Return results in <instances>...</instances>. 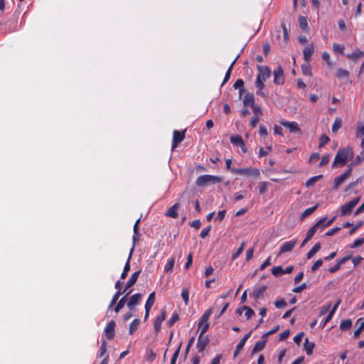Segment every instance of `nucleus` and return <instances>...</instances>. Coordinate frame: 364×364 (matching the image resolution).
I'll return each instance as SVG.
<instances>
[{"label": "nucleus", "mask_w": 364, "mask_h": 364, "mask_svg": "<svg viewBox=\"0 0 364 364\" xmlns=\"http://www.w3.org/2000/svg\"><path fill=\"white\" fill-rule=\"evenodd\" d=\"M352 168H348L343 174L336 177L334 180L333 189L337 190L338 187L351 175Z\"/></svg>", "instance_id": "obj_5"}, {"label": "nucleus", "mask_w": 364, "mask_h": 364, "mask_svg": "<svg viewBox=\"0 0 364 364\" xmlns=\"http://www.w3.org/2000/svg\"><path fill=\"white\" fill-rule=\"evenodd\" d=\"M115 326H116V323H115L114 321H113V320L110 321L107 323V325L105 329V333L106 337L108 340H112L114 338Z\"/></svg>", "instance_id": "obj_11"}, {"label": "nucleus", "mask_w": 364, "mask_h": 364, "mask_svg": "<svg viewBox=\"0 0 364 364\" xmlns=\"http://www.w3.org/2000/svg\"><path fill=\"white\" fill-rule=\"evenodd\" d=\"M192 262H193V254L191 252H190L187 257V262L185 264V268L186 269H188L192 264Z\"/></svg>", "instance_id": "obj_59"}, {"label": "nucleus", "mask_w": 364, "mask_h": 364, "mask_svg": "<svg viewBox=\"0 0 364 364\" xmlns=\"http://www.w3.org/2000/svg\"><path fill=\"white\" fill-rule=\"evenodd\" d=\"M251 107L254 112V115L259 116L262 114V108L259 105L254 104Z\"/></svg>", "instance_id": "obj_52"}, {"label": "nucleus", "mask_w": 364, "mask_h": 364, "mask_svg": "<svg viewBox=\"0 0 364 364\" xmlns=\"http://www.w3.org/2000/svg\"><path fill=\"white\" fill-rule=\"evenodd\" d=\"M155 301V293L152 292L149 294L148 299L145 304V309H151Z\"/></svg>", "instance_id": "obj_34"}, {"label": "nucleus", "mask_w": 364, "mask_h": 364, "mask_svg": "<svg viewBox=\"0 0 364 364\" xmlns=\"http://www.w3.org/2000/svg\"><path fill=\"white\" fill-rule=\"evenodd\" d=\"M180 204L178 203H175L171 208H169L166 213V216L176 218L178 217V210L179 208Z\"/></svg>", "instance_id": "obj_16"}, {"label": "nucleus", "mask_w": 364, "mask_h": 364, "mask_svg": "<svg viewBox=\"0 0 364 364\" xmlns=\"http://www.w3.org/2000/svg\"><path fill=\"white\" fill-rule=\"evenodd\" d=\"M132 292V290H130L129 292L127 293L126 295H124L120 300L117 303V304L116 305L115 308H114V311L116 313H119V311L125 305V303L127 301V296L130 294V293Z\"/></svg>", "instance_id": "obj_19"}, {"label": "nucleus", "mask_w": 364, "mask_h": 364, "mask_svg": "<svg viewBox=\"0 0 364 364\" xmlns=\"http://www.w3.org/2000/svg\"><path fill=\"white\" fill-rule=\"evenodd\" d=\"M315 347V343L313 342L309 343V339L306 338L304 343V349L308 355H311L313 353V350Z\"/></svg>", "instance_id": "obj_24"}, {"label": "nucleus", "mask_w": 364, "mask_h": 364, "mask_svg": "<svg viewBox=\"0 0 364 364\" xmlns=\"http://www.w3.org/2000/svg\"><path fill=\"white\" fill-rule=\"evenodd\" d=\"M299 26L301 28L302 31H305L308 28V22H307V18L300 16L299 17Z\"/></svg>", "instance_id": "obj_33"}, {"label": "nucleus", "mask_w": 364, "mask_h": 364, "mask_svg": "<svg viewBox=\"0 0 364 364\" xmlns=\"http://www.w3.org/2000/svg\"><path fill=\"white\" fill-rule=\"evenodd\" d=\"M326 220V217L321 218L308 230L306 236L307 240H311L312 238L318 228L320 227Z\"/></svg>", "instance_id": "obj_10"}, {"label": "nucleus", "mask_w": 364, "mask_h": 364, "mask_svg": "<svg viewBox=\"0 0 364 364\" xmlns=\"http://www.w3.org/2000/svg\"><path fill=\"white\" fill-rule=\"evenodd\" d=\"M354 207L353 206V204H350L349 202L347 203H345L341 207V215H346L350 214Z\"/></svg>", "instance_id": "obj_20"}, {"label": "nucleus", "mask_w": 364, "mask_h": 364, "mask_svg": "<svg viewBox=\"0 0 364 364\" xmlns=\"http://www.w3.org/2000/svg\"><path fill=\"white\" fill-rule=\"evenodd\" d=\"M304 332H301L299 333H298L294 338V341L297 344V345H299L300 342L301 341L302 338H304Z\"/></svg>", "instance_id": "obj_60"}, {"label": "nucleus", "mask_w": 364, "mask_h": 364, "mask_svg": "<svg viewBox=\"0 0 364 364\" xmlns=\"http://www.w3.org/2000/svg\"><path fill=\"white\" fill-rule=\"evenodd\" d=\"M282 28L283 30V36H284V41L285 42H287L289 41V34H288V29L287 28V26L285 23H282Z\"/></svg>", "instance_id": "obj_53"}, {"label": "nucleus", "mask_w": 364, "mask_h": 364, "mask_svg": "<svg viewBox=\"0 0 364 364\" xmlns=\"http://www.w3.org/2000/svg\"><path fill=\"white\" fill-rule=\"evenodd\" d=\"M321 250L320 243H316L306 254V258L308 259L313 257V256Z\"/></svg>", "instance_id": "obj_28"}, {"label": "nucleus", "mask_w": 364, "mask_h": 364, "mask_svg": "<svg viewBox=\"0 0 364 364\" xmlns=\"http://www.w3.org/2000/svg\"><path fill=\"white\" fill-rule=\"evenodd\" d=\"M265 347V341H259L256 342L254 346V348L252 350V354H255L261 350H262Z\"/></svg>", "instance_id": "obj_23"}, {"label": "nucleus", "mask_w": 364, "mask_h": 364, "mask_svg": "<svg viewBox=\"0 0 364 364\" xmlns=\"http://www.w3.org/2000/svg\"><path fill=\"white\" fill-rule=\"evenodd\" d=\"M307 287H308V286H307L306 283H302L301 285H299L296 287H294L292 289V291L298 294V293L301 292L303 290L306 289Z\"/></svg>", "instance_id": "obj_49"}, {"label": "nucleus", "mask_w": 364, "mask_h": 364, "mask_svg": "<svg viewBox=\"0 0 364 364\" xmlns=\"http://www.w3.org/2000/svg\"><path fill=\"white\" fill-rule=\"evenodd\" d=\"M333 48L334 52L338 53H343V50L345 49V47L343 45L338 44V43H333Z\"/></svg>", "instance_id": "obj_47"}, {"label": "nucleus", "mask_w": 364, "mask_h": 364, "mask_svg": "<svg viewBox=\"0 0 364 364\" xmlns=\"http://www.w3.org/2000/svg\"><path fill=\"white\" fill-rule=\"evenodd\" d=\"M175 264V259L174 257H171L169 259H168L166 264L164 267V271L166 272H168L172 271V269Z\"/></svg>", "instance_id": "obj_38"}, {"label": "nucleus", "mask_w": 364, "mask_h": 364, "mask_svg": "<svg viewBox=\"0 0 364 364\" xmlns=\"http://www.w3.org/2000/svg\"><path fill=\"white\" fill-rule=\"evenodd\" d=\"M364 243V238H358L354 241V242L350 245V248H356L361 246Z\"/></svg>", "instance_id": "obj_50"}, {"label": "nucleus", "mask_w": 364, "mask_h": 364, "mask_svg": "<svg viewBox=\"0 0 364 364\" xmlns=\"http://www.w3.org/2000/svg\"><path fill=\"white\" fill-rule=\"evenodd\" d=\"M257 68L259 73L257 76H259L263 80L269 79L272 75V70L268 66L257 65Z\"/></svg>", "instance_id": "obj_8"}, {"label": "nucleus", "mask_w": 364, "mask_h": 364, "mask_svg": "<svg viewBox=\"0 0 364 364\" xmlns=\"http://www.w3.org/2000/svg\"><path fill=\"white\" fill-rule=\"evenodd\" d=\"M230 142L237 146H244V141L241 136L232 135L230 136Z\"/></svg>", "instance_id": "obj_22"}, {"label": "nucleus", "mask_w": 364, "mask_h": 364, "mask_svg": "<svg viewBox=\"0 0 364 364\" xmlns=\"http://www.w3.org/2000/svg\"><path fill=\"white\" fill-rule=\"evenodd\" d=\"M329 159H330L329 154L323 155L322 156V159H321L319 166H323L326 165L329 162Z\"/></svg>", "instance_id": "obj_57"}, {"label": "nucleus", "mask_w": 364, "mask_h": 364, "mask_svg": "<svg viewBox=\"0 0 364 364\" xmlns=\"http://www.w3.org/2000/svg\"><path fill=\"white\" fill-rule=\"evenodd\" d=\"M141 273V270H139V271H136L135 272H134L131 277L129 278V279L128 280V282H127L126 285H125V290H128L129 288H131L133 285L135 284V283L136 282L138 278H139V276Z\"/></svg>", "instance_id": "obj_15"}, {"label": "nucleus", "mask_w": 364, "mask_h": 364, "mask_svg": "<svg viewBox=\"0 0 364 364\" xmlns=\"http://www.w3.org/2000/svg\"><path fill=\"white\" fill-rule=\"evenodd\" d=\"M323 264V260L321 259H318L314 262V264L311 267V271L315 272Z\"/></svg>", "instance_id": "obj_54"}, {"label": "nucleus", "mask_w": 364, "mask_h": 364, "mask_svg": "<svg viewBox=\"0 0 364 364\" xmlns=\"http://www.w3.org/2000/svg\"><path fill=\"white\" fill-rule=\"evenodd\" d=\"M185 130L179 132L178 130L173 131V141H172V149H175L178 144L183 141L185 138Z\"/></svg>", "instance_id": "obj_6"}, {"label": "nucleus", "mask_w": 364, "mask_h": 364, "mask_svg": "<svg viewBox=\"0 0 364 364\" xmlns=\"http://www.w3.org/2000/svg\"><path fill=\"white\" fill-rule=\"evenodd\" d=\"M210 229H211V226L210 225H209L207 228L203 229L202 231L200 232V236L202 238H205L206 236L208 235Z\"/></svg>", "instance_id": "obj_62"}, {"label": "nucleus", "mask_w": 364, "mask_h": 364, "mask_svg": "<svg viewBox=\"0 0 364 364\" xmlns=\"http://www.w3.org/2000/svg\"><path fill=\"white\" fill-rule=\"evenodd\" d=\"M179 320V316L177 312H174L172 314L171 318L167 321V325L168 327H171L173 324Z\"/></svg>", "instance_id": "obj_39"}, {"label": "nucleus", "mask_w": 364, "mask_h": 364, "mask_svg": "<svg viewBox=\"0 0 364 364\" xmlns=\"http://www.w3.org/2000/svg\"><path fill=\"white\" fill-rule=\"evenodd\" d=\"M314 51L313 45L306 47L303 51L304 58L306 62H309Z\"/></svg>", "instance_id": "obj_18"}, {"label": "nucleus", "mask_w": 364, "mask_h": 364, "mask_svg": "<svg viewBox=\"0 0 364 364\" xmlns=\"http://www.w3.org/2000/svg\"><path fill=\"white\" fill-rule=\"evenodd\" d=\"M342 126V119L340 117H336L333 125H332V132L336 133L338 132L339 129H341Z\"/></svg>", "instance_id": "obj_36"}, {"label": "nucleus", "mask_w": 364, "mask_h": 364, "mask_svg": "<svg viewBox=\"0 0 364 364\" xmlns=\"http://www.w3.org/2000/svg\"><path fill=\"white\" fill-rule=\"evenodd\" d=\"M188 296H189V292L188 289L187 288H183L181 292V297L183 300L184 301V303L186 305H188Z\"/></svg>", "instance_id": "obj_44"}, {"label": "nucleus", "mask_w": 364, "mask_h": 364, "mask_svg": "<svg viewBox=\"0 0 364 364\" xmlns=\"http://www.w3.org/2000/svg\"><path fill=\"white\" fill-rule=\"evenodd\" d=\"M280 124L292 133H301V130L296 122L281 121Z\"/></svg>", "instance_id": "obj_9"}, {"label": "nucleus", "mask_w": 364, "mask_h": 364, "mask_svg": "<svg viewBox=\"0 0 364 364\" xmlns=\"http://www.w3.org/2000/svg\"><path fill=\"white\" fill-rule=\"evenodd\" d=\"M210 342L209 336H202L199 335L198 338V342L196 344V347L198 348V350L199 353H202L206 348V346L208 345Z\"/></svg>", "instance_id": "obj_7"}, {"label": "nucleus", "mask_w": 364, "mask_h": 364, "mask_svg": "<svg viewBox=\"0 0 364 364\" xmlns=\"http://www.w3.org/2000/svg\"><path fill=\"white\" fill-rule=\"evenodd\" d=\"M223 181V177L212 176V175H202L197 178L196 184L199 187L205 186L208 183H218Z\"/></svg>", "instance_id": "obj_2"}, {"label": "nucleus", "mask_w": 364, "mask_h": 364, "mask_svg": "<svg viewBox=\"0 0 364 364\" xmlns=\"http://www.w3.org/2000/svg\"><path fill=\"white\" fill-rule=\"evenodd\" d=\"M235 89H240L244 87V81L242 79H237L233 85Z\"/></svg>", "instance_id": "obj_61"}, {"label": "nucleus", "mask_w": 364, "mask_h": 364, "mask_svg": "<svg viewBox=\"0 0 364 364\" xmlns=\"http://www.w3.org/2000/svg\"><path fill=\"white\" fill-rule=\"evenodd\" d=\"M272 274L275 277H278L279 275L283 274L282 267L281 266H277V267H272Z\"/></svg>", "instance_id": "obj_42"}, {"label": "nucleus", "mask_w": 364, "mask_h": 364, "mask_svg": "<svg viewBox=\"0 0 364 364\" xmlns=\"http://www.w3.org/2000/svg\"><path fill=\"white\" fill-rule=\"evenodd\" d=\"M274 82L276 85H282L285 82L284 70L282 66L278 65L277 68L274 70Z\"/></svg>", "instance_id": "obj_4"}, {"label": "nucleus", "mask_w": 364, "mask_h": 364, "mask_svg": "<svg viewBox=\"0 0 364 364\" xmlns=\"http://www.w3.org/2000/svg\"><path fill=\"white\" fill-rule=\"evenodd\" d=\"M302 74L304 75L312 76L311 67L309 62L304 63L301 67Z\"/></svg>", "instance_id": "obj_26"}, {"label": "nucleus", "mask_w": 364, "mask_h": 364, "mask_svg": "<svg viewBox=\"0 0 364 364\" xmlns=\"http://www.w3.org/2000/svg\"><path fill=\"white\" fill-rule=\"evenodd\" d=\"M245 243L242 242L240 245V247L237 249V250L232 255V259H236L242 254V252H243V250L245 249Z\"/></svg>", "instance_id": "obj_46"}, {"label": "nucleus", "mask_w": 364, "mask_h": 364, "mask_svg": "<svg viewBox=\"0 0 364 364\" xmlns=\"http://www.w3.org/2000/svg\"><path fill=\"white\" fill-rule=\"evenodd\" d=\"M245 341L244 340H241L239 343L236 346V348L234 351V354H233V357L234 358H236L238 354L240 353V352L242 350V349L243 348L244 346H245Z\"/></svg>", "instance_id": "obj_41"}, {"label": "nucleus", "mask_w": 364, "mask_h": 364, "mask_svg": "<svg viewBox=\"0 0 364 364\" xmlns=\"http://www.w3.org/2000/svg\"><path fill=\"white\" fill-rule=\"evenodd\" d=\"M274 305L277 309H282L287 306V304L284 299H281L274 302Z\"/></svg>", "instance_id": "obj_51"}, {"label": "nucleus", "mask_w": 364, "mask_h": 364, "mask_svg": "<svg viewBox=\"0 0 364 364\" xmlns=\"http://www.w3.org/2000/svg\"><path fill=\"white\" fill-rule=\"evenodd\" d=\"M318 205L316 204L313 207L306 209L301 215V220H304V218H306V217L310 215L318 208Z\"/></svg>", "instance_id": "obj_29"}, {"label": "nucleus", "mask_w": 364, "mask_h": 364, "mask_svg": "<svg viewBox=\"0 0 364 364\" xmlns=\"http://www.w3.org/2000/svg\"><path fill=\"white\" fill-rule=\"evenodd\" d=\"M106 351H107V342L105 340H103L102 341L99 357H100V358L102 357L105 354Z\"/></svg>", "instance_id": "obj_55"}, {"label": "nucleus", "mask_w": 364, "mask_h": 364, "mask_svg": "<svg viewBox=\"0 0 364 364\" xmlns=\"http://www.w3.org/2000/svg\"><path fill=\"white\" fill-rule=\"evenodd\" d=\"M242 309L245 311V316L247 319H250L255 314V311L247 306H243Z\"/></svg>", "instance_id": "obj_43"}, {"label": "nucleus", "mask_w": 364, "mask_h": 364, "mask_svg": "<svg viewBox=\"0 0 364 364\" xmlns=\"http://www.w3.org/2000/svg\"><path fill=\"white\" fill-rule=\"evenodd\" d=\"M341 230V227H335L326 232V236H332Z\"/></svg>", "instance_id": "obj_58"}, {"label": "nucleus", "mask_w": 364, "mask_h": 364, "mask_svg": "<svg viewBox=\"0 0 364 364\" xmlns=\"http://www.w3.org/2000/svg\"><path fill=\"white\" fill-rule=\"evenodd\" d=\"M323 175H318L314 177L310 178L306 182V188H309L311 186H314L315 183L318 181V180L323 178Z\"/></svg>", "instance_id": "obj_30"}, {"label": "nucleus", "mask_w": 364, "mask_h": 364, "mask_svg": "<svg viewBox=\"0 0 364 364\" xmlns=\"http://www.w3.org/2000/svg\"><path fill=\"white\" fill-rule=\"evenodd\" d=\"M264 81L265 80H263L262 79H261L259 76H257L255 86L259 90H263L265 87V85L264 84Z\"/></svg>", "instance_id": "obj_48"}, {"label": "nucleus", "mask_w": 364, "mask_h": 364, "mask_svg": "<svg viewBox=\"0 0 364 364\" xmlns=\"http://www.w3.org/2000/svg\"><path fill=\"white\" fill-rule=\"evenodd\" d=\"M364 328V321L360 324V327L354 331L353 336L355 338H359L360 335V332L363 331Z\"/></svg>", "instance_id": "obj_64"}, {"label": "nucleus", "mask_w": 364, "mask_h": 364, "mask_svg": "<svg viewBox=\"0 0 364 364\" xmlns=\"http://www.w3.org/2000/svg\"><path fill=\"white\" fill-rule=\"evenodd\" d=\"M140 323V320L139 318H135L129 325V334L132 335L137 330Z\"/></svg>", "instance_id": "obj_27"}, {"label": "nucleus", "mask_w": 364, "mask_h": 364, "mask_svg": "<svg viewBox=\"0 0 364 364\" xmlns=\"http://www.w3.org/2000/svg\"><path fill=\"white\" fill-rule=\"evenodd\" d=\"M349 72L346 70L338 68L336 70V77L341 79V78H348L349 77Z\"/></svg>", "instance_id": "obj_31"}, {"label": "nucleus", "mask_w": 364, "mask_h": 364, "mask_svg": "<svg viewBox=\"0 0 364 364\" xmlns=\"http://www.w3.org/2000/svg\"><path fill=\"white\" fill-rule=\"evenodd\" d=\"M142 294L139 293L132 295L127 303V307L130 310L133 309L134 307L139 303Z\"/></svg>", "instance_id": "obj_14"}, {"label": "nucleus", "mask_w": 364, "mask_h": 364, "mask_svg": "<svg viewBox=\"0 0 364 364\" xmlns=\"http://www.w3.org/2000/svg\"><path fill=\"white\" fill-rule=\"evenodd\" d=\"M352 326V321L350 319L343 320L340 324V328L342 331H346Z\"/></svg>", "instance_id": "obj_35"}, {"label": "nucleus", "mask_w": 364, "mask_h": 364, "mask_svg": "<svg viewBox=\"0 0 364 364\" xmlns=\"http://www.w3.org/2000/svg\"><path fill=\"white\" fill-rule=\"evenodd\" d=\"M267 287L265 285L261 286L259 288L256 289L253 293V296L255 300H257L259 298L262 296L264 292L266 291Z\"/></svg>", "instance_id": "obj_32"}, {"label": "nucleus", "mask_w": 364, "mask_h": 364, "mask_svg": "<svg viewBox=\"0 0 364 364\" xmlns=\"http://www.w3.org/2000/svg\"><path fill=\"white\" fill-rule=\"evenodd\" d=\"M269 185V183L268 182H262L260 183L259 186V194H264L266 193L267 190V187Z\"/></svg>", "instance_id": "obj_45"}, {"label": "nucleus", "mask_w": 364, "mask_h": 364, "mask_svg": "<svg viewBox=\"0 0 364 364\" xmlns=\"http://www.w3.org/2000/svg\"><path fill=\"white\" fill-rule=\"evenodd\" d=\"M364 135V122H359L356 128L357 137H362Z\"/></svg>", "instance_id": "obj_40"}, {"label": "nucleus", "mask_w": 364, "mask_h": 364, "mask_svg": "<svg viewBox=\"0 0 364 364\" xmlns=\"http://www.w3.org/2000/svg\"><path fill=\"white\" fill-rule=\"evenodd\" d=\"M166 311L164 309L161 310V313L156 317L154 323V327L156 333L160 331L161 325L162 322L166 319Z\"/></svg>", "instance_id": "obj_12"}, {"label": "nucleus", "mask_w": 364, "mask_h": 364, "mask_svg": "<svg viewBox=\"0 0 364 364\" xmlns=\"http://www.w3.org/2000/svg\"><path fill=\"white\" fill-rule=\"evenodd\" d=\"M231 172L237 174V175H247V176H253L255 177H259L260 175L259 170L257 168H233L231 170Z\"/></svg>", "instance_id": "obj_3"}, {"label": "nucleus", "mask_w": 364, "mask_h": 364, "mask_svg": "<svg viewBox=\"0 0 364 364\" xmlns=\"http://www.w3.org/2000/svg\"><path fill=\"white\" fill-rule=\"evenodd\" d=\"M259 133L262 136H267L268 135V132H267V128L262 124L259 125Z\"/></svg>", "instance_id": "obj_63"}, {"label": "nucleus", "mask_w": 364, "mask_h": 364, "mask_svg": "<svg viewBox=\"0 0 364 364\" xmlns=\"http://www.w3.org/2000/svg\"><path fill=\"white\" fill-rule=\"evenodd\" d=\"M364 56V51H361L360 50H356L355 52L348 54L346 57L348 59L356 61L358 58Z\"/></svg>", "instance_id": "obj_21"}, {"label": "nucleus", "mask_w": 364, "mask_h": 364, "mask_svg": "<svg viewBox=\"0 0 364 364\" xmlns=\"http://www.w3.org/2000/svg\"><path fill=\"white\" fill-rule=\"evenodd\" d=\"M296 240L284 242L280 248L279 255L291 251L296 246Z\"/></svg>", "instance_id": "obj_13"}, {"label": "nucleus", "mask_w": 364, "mask_h": 364, "mask_svg": "<svg viewBox=\"0 0 364 364\" xmlns=\"http://www.w3.org/2000/svg\"><path fill=\"white\" fill-rule=\"evenodd\" d=\"M242 102L245 106L250 105L252 107L255 104L254 95L251 92L246 93L243 97Z\"/></svg>", "instance_id": "obj_17"}, {"label": "nucleus", "mask_w": 364, "mask_h": 364, "mask_svg": "<svg viewBox=\"0 0 364 364\" xmlns=\"http://www.w3.org/2000/svg\"><path fill=\"white\" fill-rule=\"evenodd\" d=\"M330 141V138L326 135V134H322L320 138H319V145H318V149H321L322 147H323L326 144H327Z\"/></svg>", "instance_id": "obj_37"}, {"label": "nucleus", "mask_w": 364, "mask_h": 364, "mask_svg": "<svg viewBox=\"0 0 364 364\" xmlns=\"http://www.w3.org/2000/svg\"><path fill=\"white\" fill-rule=\"evenodd\" d=\"M131 257H132V252H130V254H129V256L128 257V259L124 265V269H123V272L121 274V279H125L127 277V274H128V272L130 270V259H131Z\"/></svg>", "instance_id": "obj_25"}, {"label": "nucleus", "mask_w": 364, "mask_h": 364, "mask_svg": "<svg viewBox=\"0 0 364 364\" xmlns=\"http://www.w3.org/2000/svg\"><path fill=\"white\" fill-rule=\"evenodd\" d=\"M353 152L351 148H340L336 154L332 166H343L346 165L348 159H351Z\"/></svg>", "instance_id": "obj_1"}, {"label": "nucleus", "mask_w": 364, "mask_h": 364, "mask_svg": "<svg viewBox=\"0 0 364 364\" xmlns=\"http://www.w3.org/2000/svg\"><path fill=\"white\" fill-rule=\"evenodd\" d=\"M363 161V159L360 156H357L355 159L353 161V162L348 165V168H352L353 166H358Z\"/></svg>", "instance_id": "obj_56"}]
</instances>
